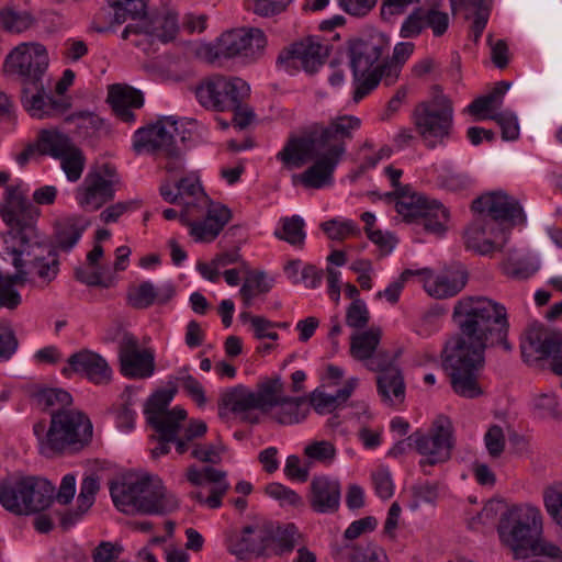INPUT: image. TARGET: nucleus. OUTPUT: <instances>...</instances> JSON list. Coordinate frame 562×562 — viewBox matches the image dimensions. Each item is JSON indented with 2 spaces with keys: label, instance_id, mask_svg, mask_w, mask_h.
I'll return each instance as SVG.
<instances>
[{
  "label": "nucleus",
  "instance_id": "obj_18",
  "mask_svg": "<svg viewBox=\"0 0 562 562\" xmlns=\"http://www.w3.org/2000/svg\"><path fill=\"white\" fill-rule=\"evenodd\" d=\"M270 395L267 397L265 412L271 420L282 426L304 422L310 413V406L303 397H292L284 394V384L280 376L269 378Z\"/></svg>",
  "mask_w": 562,
  "mask_h": 562
},
{
  "label": "nucleus",
  "instance_id": "obj_57",
  "mask_svg": "<svg viewBox=\"0 0 562 562\" xmlns=\"http://www.w3.org/2000/svg\"><path fill=\"white\" fill-rule=\"evenodd\" d=\"M543 504L548 515L562 530V482L554 483L544 490Z\"/></svg>",
  "mask_w": 562,
  "mask_h": 562
},
{
  "label": "nucleus",
  "instance_id": "obj_59",
  "mask_svg": "<svg viewBox=\"0 0 562 562\" xmlns=\"http://www.w3.org/2000/svg\"><path fill=\"white\" fill-rule=\"evenodd\" d=\"M484 119L495 121L502 130V137L505 140H515L519 136V125L517 116L510 111L483 115Z\"/></svg>",
  "mask_w": 562,
  "mask_h": 562
},
{
  "label": "nucleus",
  "instance_id": "obj_41",
  "mask_svg": "<svg viewBox=\"0 0 562 562\" xmlns=\"http://www.w3.org/2000/svg\"><path fill=\"white\" fill-rule=\"evenodd\" d=\"M509 88L510 82L498 81L487 94L473 100L468 105L467 111L472 115L479 116V120H485L483 115L497 113L496 111L502 108L504 97Z\"/></svg>",
  "mask_w": 562,
  "mask_h": 562
},
{
  "label": "nucleus",
  "instance_id": "obj_45",
  "mask_svg": "<svg viewBox=\"0 0 562 562\" xmlns=\"http://www.w3.org/2000/svg\"><path fill=\"white\" fill-rule=\"evenodd\" d=\"M187 418V412L181 407H175L169 413L153 416L148 420L151 427L165 440H177L181 429V423Z\"/></svg>",
  "mask_w": 562,
  "mask_h": 562
},
{
  "label": "nucleus",
  "instance_id": "obj_36",
  "mask_svg": "<svg viewBox=\"0 0 562 562\" xmlns=\"http://www.w3.org/2000/svg\"><path fill=\"white\" fill-rule=\"evenodd\" d=\"M12 257V265L16 272L10 277H0V306L13 310L21 303V295L14 285H23L29 281V273L25 270V262L22 257L25 254H8Z\"/></svg>",
  "mask_w": 562,
  "mask_h": 562
},
{
  "label": "nucleus",
  "instance_id": "obj_37",
  "mask_svg": "<svg viewBox=\"0 0 562 562\" xmlns=\"http://www.w3.org/2000/svg\"><path fill=\"white\" fill-rule=\"evenodd\" d=\"M29 257H33L30 262L29 274L35 276L42 285H48L59 272V259L57 252L48 248L43 239V246L35 249Z\"/></svg>",
  "mask_w": 562,
  "mask_h": 562
},
{
  "label": "nucleus",
  "instance_id": "obj_29",
  "mask_svg": "<svg viewBox=\"0 0 562 562\" xmlns=\"http://www.w3.org/2000/svg\"><path fill=\"white\" fill-rule=\"evenodd\" d=\"M16 492L25 494L26 502L20 504L12 499L7 502L10 503V507L15 509L16 515H29L47 508L53 501L55 488L45 479L26 477L25 486Z\"/></svg>",
  "mask_w": 562,
  "mask_h": 562
},
{
  "label": "nucleus",
  "instance_id": "obj_53",
  "mask_svg": "<svg viewBox=\"0 0 562 562\" xmlns=\"http://www.w3.org/2000/svg\"><path fill=\"white\" fill-rule=\"evenodd\" d=\"M34 22V16L27 11H16L12 8H4L0 11V24L9 32H24L29 30Z\"/></svg>",
  "mask_w": 562,
  "mask_h": 562
},
{
  "label": "nucleus",
  "instance_id": "obj_22",
  "mask_svg": "<svg viewBox=\"0 0 562 562\" xmlns=\"http://www.w3.org/2000/svg\"><path fill=\"white\" fill-rule=\"evenodd\" d=\"M142 484L134 514L167 515L179 508V499L158 476L145 473Z\"/></svg>",
  "mask_w": 562,
  "mask_h": 562
},
{
  "label": "nucleus",
  "instance_id": "obj_2",
  "mask_svg": "<svg viewBox=\"0 0 562 562\" xmlns=\"http://www.w3.org/2000/svg\"><path fill=\"white\" fill-rule=\"evenodd\" d=\"M361 127L355 115H339L327 126H314L308 133L292 135L277 154L288 170L299 169L314 160L304 172L294 175L293 182L307 189H322L333 184V173L346 151L345 142Z\"/></svg>",
  "mask_w": 562,
  "mask_h": 562
},
{
  "label": "nucleus",
  "instance_id": "obj_20",
  "mask_svg": "<svg viewBox=\"0 0 562 562\" xmlns=\"http://www.w3.org/2000/svg\"><path fill=\"white\" fill-rule=\"evenodd\" d=\"M472 209L487 220H493L501 227L509 231L525 223L526 216L518 201L504 191H492L473 201Z\"/></svg>",
  "mask_w": 562,
  "mask_h": 562
},
{
  "label": "nucleus",
  "instance_id": "obj_34",
  "mask_svg": "<svg viewBox=\"0 0 562 562\" xmlns=\"http://www.w3.org/2000/svg\"><path fill=\"white\" fill-rule=\"evenodd\" d=\"M378 392L386 404H401L405 400V383L400 369L393 366V358L384 362V368L378 370Z\"/></svg>",
  "mask_w": 562,
  "mask_h": 562
},
{
  "label": "nucleus",
  "instance_id": "obj_11",
  "mask_svg": "<svg viewBox=\"0 0 562 562\" xmlns=\"http://www.w3.org/2000/svg\"><path fill=\"white\" fill-rule=\"evenodd\" d=\"M250 88L238 77L214 75L204 79L195 90L202 106L217 112L238 109L248 98Z\"/></svg>",
  "mask_w": 562,
  "mask_h": 562
},
{
  "label": "nucleus",
  "instance_id": "obj_56",
  "mask_svg": "<svg viewBox=\"0 0 562 562\" xmlns=\"http://www.w3.org/2000/svg\"><path fill=\"white\" fill-rule=\"evenodd\" d=\"M57 160L60 161V167L69 181L76 182L80 179L86 166V157L77 145Z\"/></svg>",
  "mask_w": 562,
  "mask_h": 562
},
{
  "label": "nucleus",
  "instance_id": "obj_19",
  "mask_svg": "<svg viewBox=\"0 0 562 562\" xmlns=\"http://www.w3.org/2000/svg\"><path fill=\"white\" fill-rule=\"evenodd\" d=\"M417 452L423 456L420 465H436L448 461L451 457V425L445 417L434 423L428 434L414 432L408 437Z\"/></svg>",
  "mask_w": 562,
  "mask_h": 562
},
{
  "label": "nucleus",
  "instance_id": "obj_10",
  "mask_svg": "<svg viewBox=\"0 0 562 562\" xmlns=\"http://www.w3.org/2000/svg\"><path fill=\"white\" fill-rule=\"evenodd\" d=\"M266 44L267 40L261 30L241 27L223 33L216 46L203 45L200 48V54H203L210 61L220 57H239L252 61L262 56Z\"/></svg>",
  "mask_w": 562,
  "mask_h": 562
},
{
  "label": "nucleus",
  "instance_id": "obj_44",
  "mask_svg": "<svg viewBox=\"0 0 562 562\" xmlns=\"http://www.w3.org/2000/svg\"><path fill=\"white\" fill-rule=\"evenodd\" d=\"M357 383L358 380L355 378L348 380L345 386L337 391L335 395L315 390L311 395V405L319 414L331 413L349 398Z\"/></svg>",
  "mask_w": 562,
  "mask_h": 562
},
{
  "label": "nucleus",
  "instance_id": "obj_3",
  "mask_svg": "<svg viewBox=\"0 0 562 562\" xmlns=\"http://www.w3.org/2000/svg\"><path fill=\"white\" fill-rule=\"evenodd\" d=\"M159 192L166 202L180 206V222L195 241L214 240L232 218L227 206L207 196L195 172L181 177L175 186L164 182Z\"/></svg>",
  "mask_w": 562,
  "mask_h": 562
},
{
  "label": "nucleus",
  "instance_id": "obj_39",
  "mask_svg": "<svg viewBox=\"0 0 562 562\" xmlns=\"http://www.w3.org/2000/svg\"><path fill=\"white\" fill-rule=\"evenodd\" d=\"M450 5L453 14L463 10L465 19H473L472 35L476 42L487 24L491 0H450Z\"/></svg>",
  "mask_w": 562,
  "mask_h": 562
},
{
  "label": "nucleus",
  "instance_id": "obj_38",
  "mask_svg": "<svg viewBox=\"0 0 562 562\" xmlns=\"http://www.w3.org/2000/svg\"><path fill=\"white\" fill-rule=\"evenodd\" d=\"M88 227V221L82 216H69L56 223L53 248L61 251L71 250Z\"/></svg>",
  "mask_w": 562,
  "mask_h": 562
},
{
  "label": "nucleus",
  "instance_id": "obj_32",
  "mask_svg": "<svg viewBox=\"0 0 562 562\" xmlns=\"http://www.w3.org/2000/svg\"><path fill=\"white\" fill-rule=\"evenodd\" d=\"M71 370L95 384L108 383L111 379V369L106 360L91 350H80L68 359Z\"/></svg>",
  "mask_w": 562,
  "mask_h": 562
},
{
  "label": "nucleus",
  "instance_id": "obj_6",
  "mask_svg": "<svg viewBox=\"0 0 562 562\" xmlns=\"http://www.w3.org/2000/svg\"><path fill=\"white\" fill-rule=\"evenodd\" d=\"M178 140L183 142V131L179 121L172 116L158 120L155 124L139 128L133 138V149L136 154H159L166 162L164 169L170 176H179L184 171V161Z\"/></svg>",
  "mask_w": 562,
  "mask_h": 562
},
{
  "label": "nucleus",
  "instance_id": "obj_5",
  "mask_svg": "<svg viewBox=\"0 0 562 562\" xmlns=\"http://www.w3.org/2000/svg\"><path fill=\"white\" fill-rule=\"evenodd\" d=\"M40 450L45 456L66 449H81L92 439L93 427L90 418L76 408L61 409L50 414L49 427L44 422L33 426Z\"/></svg>",
  "mask_w": 562,
  "mask_h": 562
},
{
  "label": "nucleus",
  "instance_id": "obj_40",
  "mask_svg": "<svg viewBox=\"0 0 562 562\" xmlns=\"http://www.w3.org/2000/svg\"><path fill=\"white\" fill-rule=\"evenodd\" d=\"M99 488L100 484L95 476L91 475L83 479L77 498V509L65 513L60 518V524L65 529L74 526L90 509Z\"/></svg>",
  "mask_w": 562,
  "mask_h": 562
},
{
  "label": "nucleus",
  "instance_id": "obj_17",
  "mask_svg": "<svg viewBox=\"0 0 562 562\" xmlns=\"http://www.w3.org/2000/svg\"><path fill=\"white\" fill-rule=\"evenodd\" d=\"M269 378L260 381L256 391L244 385H237L226 390L221 395L218 403V415L225 418L227 413L231 412L239 416L243 420L256 423L257 418L252 417L251 412L259 409L265 412L267 397L270 395Z\"/></svg>",
  "mask_w": 562,
  "mask_h": 562
},
{
  "label": "nucleus",
  "instance_id": "obj_50",
  "mask_svg": "<svg viewBox=\"0 0 562 562\" xmlns=\"http://www.w3.org/2000/svg\"><path fill=\"white\" fill-rule=\"evenodd\" d=\"M303 453L308 463L330 465L336 459L337 449L329 440H312L304 447Z\"/></svg>",
  "mask_w": 562,
  "mask_h": 562
},
{
  "label": "nucleus",
  "instance_id": "obj_13",
  "mask_svg": "<svg viewBox=\"0 0 562 562\" xmlns=\"http://www.w3.org/2000/svg\"><path fill=\"white\" fill-rule=\"evenodd\" d=\"M520 348L528 364L541 362L553 373L562 375V331L532 326L526 331Z\"/></svg>",
  "mask_w": 562,
  "mask_h": 562
},
{
  "label": "nucleus",
  "instance_id": "obj_23",
  "mask_svg": "<svg viewBox=\"0 0 562 562\" xmlns=\"http://www.w3.org/2000/svg\"><path fill=\"white\" fill-rule=\"evenodd\" d=\"M186 479L193 486H203L210 483V495L204 496L201 491H193L190 497L209 508H218L222 505V498L229 488V483L226 481V472L205 467L199 469L195 465H190L186 470Z\"/></svg>",
  "mask_w": 562,
  "mask_h": 562
},
{
  "label": "nucleus",
  "instance_id": "obj_28",
  "mask_svg": "<svg viewBox=\"0 0 562 562\" xmlns=\"http://www.w3.org/2000/svg\"><path fill=\"white\" fill-rule=\"evenodd\" d=\"M426 292L436 299H446L458 294L465 285L468 276L459 268H451L434 276L428 269L416 270Z\"/></svg>",
  "mask_w": 562,
  "mask_h": 562
},
{
  "label": "nucleus",
  "instance_id": "obj_24",
  "mask_svg": "<svg viewBox=\"0 0 562 562\" xmlns=\"http://www.w3.org/2000/svg\"><path fill=\"white\" fill-rule=\"evenodd\" d=\"M508 232L495 221L479 214L465 232V245L477 254L487 255L506 244Z\"/></svg>",
  "mask_w": 562,
  "mask_h": 562
},
{
  "label": "nucleus",
  "instance_id": "obj_8",
  "mask_svg": "<svg viewBox=\"0 0 562 562\" xmlns=\"http://www.w3.org/2000/svg\"><path fill=\"white\" fill-rule=\"evenodd\" d=\"M453 116L452 102L442 93L418 103L412 114L415 130L429 149L443 145L450 138Z\"/></svg>",
  "mask_w": 562,
  "mask_h": 562
},
{
  "label": "nucleus",
  "instance_id": "obj_21",
  "mask_svg": "<svg viewBox=\"0 0 562 562\" xmlns=\"http://www.w3.org/2000/svg\"><path fill=\"white\" fill-rule=\"evenodd\" d=\"M389 37L378 31L355 38L349 45L350 66L353 78L373 72L374 65L389 50Z\"/></svg>",
  "mask_w": 562,
  "mask_h": 562
},
{
  "label": "nucleus",
  "instance_id": "obj_46",
  "mask_svg": "<svg viewBox=\"0 0 562 562\" xmlns=\"http://www.w3.org/2000/svg\"><path fill=\"white\" fill-rule=\"evenodd\" d=\"M171 295L172 291L168 290L166 295L159 296L154 284L145 281L139 285L130 289L127 293V302L134 308L144 310L153 305L155 302L166 303Z\"/></svg>",
  "mask_w": 562,
  "mask_h": 562
},
{
  "label": "nucleus",
  "instance_id": "obj_26",
  "mask_svg": "<svg viewBox=\"0 0 562 562\" xmlns=\"http://www.w3.org/2000/svg\"><path fill=\"white\" fill-rule=\"evenodd\" d=\"M21 102L25 111L35 119L42 120L63 114L69 102L65 97H52L45 92L43 81L36 87H22Z\"/></svg>",
  "mask_w": 562,
  "mask_h": 562
},
{
  "label": "nucleus",
  "instance_id": "obj_48",
  "mask_svg": "<svg viewBox=\"0 0 562 562\" xmlns=\"http://www.w3.org/2000/svg\"><path fill=\"white\" fill-rule=\"evenodd\" d=\"M102 257L103 248L100 244H95L92 250L87 255L88 268H77L76 278L90 286H108V284L103 282V273L99 267V261Z\"/></svg>",
  "mask_w": 562,
  "mask_h": 562
},
{
  "label": "nucleus",
  "instance_id": "obj_35",
  "mask_svg": "<svg viewBox=\"0 0 562 562\" xmlns=\"http://www.w3.org/2000/svg\"><path fill=\"white\" fill-rule=\"evenodd\" d=\"M108 100L117 117L127 123L135 120L133 111L142 108L144 103L140 91L126 85L111 86Z\"/></svg>",
  "mask_w": 562,
  "mask_h": 562
},
{
  "label": "nucleus",
  "instance_id": "obj_30",
  "mask_svg": "<svg viewBox=\"0 0 562 562\" xmlns=\"http://www.w3.org/2000/svg\"><path fill=\"white\" fill-rule=\"evenodd\" d=\"M328 54L327 46L314 37H307L291 46L286 55H280V61H290L294 67L313 74L324 64Z\"/></svg>",
  "mask_w": 562,
  "mask_h": 562
},
{
  "label": "nucleus",
  "instance_id": "obj_51",
  "mask_svg": "<svg viewBox=\"0 0 562 562\" xmlns=\"http://www.w3.org/2000/svg\"><path fill=\"white\" fill-rule=\"evenodd\" d=\"M147 2L148 0H108L117 24H122L128 19L140 18L145 13Z\"/></svg>",
  "mask_w": 562,
  "mask_h": 562
},
{
  "label": "nucleus",
  "instance_id": "obj_54",
  "mask_svg": "<svg viewBox=\"0 0 562 562\" xmlns=\"http://www.w3.org/2000/svg\"><path fill=\"white\" fill-rule=\"evenodd\" d=\"M272 286V279H268L263 272H251L240 288V296L246 306H250L252 299L260 293H267Z\"/></svg>",
  "mask_w": 562,
  "mask_h": 562
},
{
  "label": "nucleus",
  "instance_id": "obj_49",
  "mask_svg": "<svg viewBox=\"0 0 562 562\" xmlns=\"http://www.w3.org/2000/svg\"><path fill=\"white\" fill-rule=\"evenodd\" d=\"M246 526L241 529H229L225 532L224 543L226 550L238 560H249L252 557Z\"/></svg>",
  "mask_w": 562,
  "mask_h": 562
},
{
  "label": "nucleus",
  "instance_id": "obj_31",
  "mask_svg": "<svg viewBox=\"0 0 562 562\" xmlns=\"http://www.w3.org/2000/svg\"><path fill=\"white\" fill-rule=\"evenodd\" d=\"M341 486L338 480L327 475L314 476L310 485V505L316 513L330 514L340 505Z\"/></svg>",
  "mask_w": 562,
  "mask_h": 562
},
{
  "label": "nucleus",
  "instance_id": "obj_47",
  "mask_svg": "<svg viewBox=\"0 0 562 562\" xmlns=\"http://www.w3.org/2000/svg\"><path fill=\"white\" fill-rule=\"evenodd\" d=\"M33 400L41 409H49L52 414L61 409H70L72 397L61 389H41L33 393Z\"/></svg>",
  "mask_w": 562,
  "mask_h": 562
},
{
  "label": "nucleus",
  "instance_id": "obj_64",
  "mask_svg": "<svg viewBox=\"0 0 562 562\" xmlns=\"http://www.w3.org/2000/svg\"><path fill=\"white\" fill-rule=\"evenodd\" d=\"M546 557L551 562H562V548L541 537L528 549V557Z\"/></svg>",
  "mask_w": 562,
  "mask_h": 562
},
{
  "label": "nucleus",
  "instance_id": "obj_16",
  "mask_svg": "<svg viewBox=\"0 0 562 562\" xmlns=\"http://www.w3.org/2000/svg\"><path fill=\"white\" fill-rule=\"evenodd\" d=\"M119 176L114 166L102 164L88 172L77 188L76 201L86 211L93 212L112 201Z\"/></svg>",
  "mask_w": 562,
  "mask_h": 562
},
{
  "label": "nucleus",
  "instance_id": "obj_55",
  "mask_svg": "<svg viewBox=\"0 0 562 562\" xmlns=\"http://www.w3.org/2000/svg\"><path fill=\"white\" fill-rule=\"evenodd\" d=\"M207 431L205 422L201 419H191L189 424L183 428L182 436H177L175 441L176 451L179 454H183L192 449L196 445L195 440L204 437Z\"/></svg>",
  "mask_w": 562,
  "mask_h": 562
},
{
  "label": "nucleus",
  "instance_id": "obj_4",
  "mask_svg": "<svg viewBox=\"0 0 562 562\" xmlns=\"http://www.w3.org/2000/svg\"><path fill=\"white\" fill-rule=\"evenodd\" d=\"M34 207L18 186H8L0 216L10 229L2 235L4 254L30 256L43 246V236L34 225Z\"/></svg>",
  "mask_w": 562,
  "mask_h": 562
},
{
  "label": "nucleus",
  "instance_id": "obj_43",
  "mask_svg": "<svg viewBox=\"0 0 562 562\" xmlns=\"http://www.w3.org/2000/svg\"><path fill=\"white\" fill-rule=\"evenodd\" d=\"M36 138L40 155L54 159L67 154L76 145L67 134L55 128L41 130Z\"/></svg>",
  "mask_w": 562,
  "mask_h": 562
},
{
  "label": "nucleus",
  "instance_id": "obj_42",
  "mask_svg": "<svg viewBox=\"0 0 562 562\" xmlns=\"http://www.w3.org/2000/svg\"><path fill=\"white\" fill-rule=\"evenodd\" d=\"M337 562H389L385 551L375 543L345 546L335 553Z\"/></svg>",
  "mask_w": 562,
  "mask_h": 562
},
{
  "label": "nucleus",
  "instance_id": "obj_15",
  "mask_svg": "<svg viewBox=\"0 0 562 562\" xmlns=\"http://www.w3.org/2000/svg\"><path fill=\"white\" fill-rule=\"evenodd\" d=\"M252 555H280L292 551L300 537L292 524L284 526L271 521H255L246 526Z\"/></svg>",
  "mask_w": 562,
  "mask_h": 562
},
{
  "label": "nucleus",
  "instance_id": "obj_60",
  "mask_svg": "<svg viewBox=\"0 0 562 562\" xmlns=\"http://www.w3.org/2000/svg\"><path fill=\"white\" fill-rule=\"evenodd\" d=\"M370 321V312L367 304L356 299L347 307L346 311V324L353 329H362L367 327Z\"/></svg>",
  "mask_w": 562,
  "mask_h": 562
},
{
  "label": "nucleus",
  "instance_id": "obj_58",
  "mask_svg": "<svg viewBox=\"0 0 562 562\" xmlns=\"http://www.w3.org/2000/svg\"><path fill=\"white\" fill-rule=\"evenodd\" d=\"M322 229L331 240L341 241L349 237H358L361 234L360 227L352 221L330 220L322 224Z\"/></svg>",
  "mask_w": 562,
  "mask_h": 562
},
{
  "label": "nucleus",
  "instance_id": "obj_12",
  "mask_svg": "<svg viewBox=\"0 0 562 562\" xmlns=\"http://www.w3.org/2000/svg\"><path fill=\"white\" fill-rule=\"evenodd\" d=\"M178 29L177 13L165 9L150 16L142 15L136 23L128 24L122 32V37L148 53L158 43L173 41Z\"/></svg>",
  "mask_w": 562,
  "mask_h": 562
},
{
  "label": "nucleus",
  "instance_id": "obj_25",
  "mask_svg": "<svg viewBox=\"0 0 562 562\" xmlns=\"http://www.w3.org/2000/svg\"><path fill=\"white\" fill-rule=\"evenodd\" d=\"M121 371L125 376L135 379L149 378L155 370L154 353L149 349H140L137 339L125 334L119 347Z\"/></svg>",
  "mask_w": 562,
  "mask_h": 562
},
{
  "label": "nucleus",
  "instance_id": "obj_62",
  "mask_svg": "<svg viewBox=\"0 0 562 562\" xmlns=\"http://www.w3.org/2000/svg\"><path fill=\"white\" fill-rule=\"evenodd\" d=\"M266 494L278 501L282 506H300L302 497L293 490L282 485L281 483H270L265 488Z\"/></svg>",
  "mask_w": 562,
  "mask_h": 562
},
{
  "label": "nucleus",
  "instance_id": "obj_33",
  "mask_svg": "<svg viewBox=\"0 0 562 562\" xmlns=\"http://www.w3.org/2000/svg\"><path fill=\"white\" fill-rule=\"evenodd\" d=\"M145 473L128 472L113 481L110 493L115 507L124 514H134L135 503L142 492Z\"/></svg>",
  "mask_w": 562,
  "mask_h": 562
},
{
  "label": "nucleus",
  "instance_id": "obj_1",
  "mask_svg": "<svg viewBox=\"0 0 562 562\" xmlns=\"http://www.w3.org/2000/svg\"><path fill=\"white\" fill-rule=\"evenodd\" d=\"M452 316L459 333L446 341L443 366L453 391L474 398L483 393L479 375L485 364L486 348L499 346L505 351L512 350L507 312L488 297L469 296L456 303Z\"/></svg>",
  "mask_w": 562,
  "mask_h": 562
},
{
  "label": "nucleus",
  "instance_id": "obj_14",
  "mask_svg": "<svg viewBox=\"0 0 562 562\" xmlns=\"http://www.w3.org/2000/svg\"><path fill=\"white\" fill-rule=\"evenodd\" d=\"M48 54L40 43H22L5 57L3 70L20 80L22 87L43 81L48 68Z\"/></svg>",
  "mask_w": 562,
  "mask_h": 562
},
{
  "label": "nucleus",
  "instance_id": "obj_52",
  "mask_svg": "<svg viewBox=\"0 0 562 562\" xmlns=\"http://www.w3.org/2000/svg\"><path fill=\"white\" fill-rule=\"evenodd\" d=\"M282 227L277 229L274 235L281 240H285L292 246L302 247L305 240L304 221L299 215L284 217L281 220Z\"/></svg>",
  "mask_w": 562,
  "mask_h": 562
},
{
  "label": "nucleus",
  "instance_id": "obj_61",
  "mask_svg": "<svg viewBox=\"0 0 562 562\" xmlns=\"http://www.w3.org/2000/svg\"><path fill=\"white\" fill-rule=\"evenodd\" d=\"M191 457L203 463L218 464L225 448L221 443H196L192 447Z\"/></svg>",
  "mask_w": 562,
  "mask_h": 562
},
{
  "label": "nucleus",
  "instance_id": "obj_27",
  "mask_svg": "<svg viewBox=\"0 0 562 562\" xmlns=\"http://www.w3.org/2000/svg\"><path fill=\"white\" fill-rule=\"evenodd\" d=\"M381 337L382 331L379 327L356 331L350 337V356L364 362L369 370L384 368V362L392 357L386 351L378 350Z\"/></svg>",
  "mask_w": 562,
  "mask_h": 562
},
{
  "label": "nucleus",
  "instance_id": "obj_63",
  "mask_svg": "<svg viewBox=\"0 0 562 562\" xmlns=\"http://www.w3.org/2000/svg\"><path fill=\"white\" fill-rule=\"evenodd\" d=\"M503 269L508 277L524 280L531 277L538 270V266L530 261L510 257L504 262Z\"/></svg>",
  "mask_w": 562,
  "mask_h": 562
},
{
  "label": "nucleus",
  "instance_id": "obj_7",
  "mask_svg": "<svg viewBox=\"0 0 562 562\" xmlns=\"http://www.w3.org/2000/svg\"><path fill=\"white\" fill-rule=\"evenodd\" d=\"M498 533L516 558H527L528 549L542 533V515L531 505L513 506L502 515Z\"/></svg>",
  "mask_w": 562,
  "mask_h": 562
},
{
  "label": "nucleus",
  "instance_id": "obj_9",
  "mask_svg": "<svg viewBox=\"0 0 562 562\" xmlns=\"http://www.w3.org/2000/svg\"><path fill=\"white\" fill-rule=\"evenodd\" d=\"M395 201V210L406 222L424 220L426 231L441 234L448 222V211L437 201L428 200L409 186H404L389 194Z\"/></svg>",
  "mask_w": 562,
  "mask_h": 562
}]
</instances>
